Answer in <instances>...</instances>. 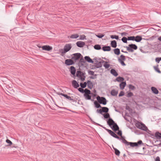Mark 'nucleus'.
Instances as JSON below:
<instances>
[{
    "mask_svg": "<svg viewBox=\"0 0 161 161\" xmlns=\"http://www.w3.org/2000/svg\"><path fill=\"white\" fill-rule=\"evenodd\" d=\"M136 126L137 128L142 130L147 131L148 130L147 127L142 123L138 122L136 123Z\"/></svg>",
    "mask_w": 161,
    "mask_h": 161,
    "instance_id": "obj_1",
    "label": "nucleus"
},
{
    "mask_svg": "<svg viewBox=\"0 0 161 161\" xmlns=\"http://www.w3.org/2000/svg\"><path fill=\"white\" fill-rule=\"evenodd\" d=\"M129 52H133L134 50L133 49L136 50L137 48V46L134 44H130L128 45V46L125 47Z\"/></svg>",
    "mask_w": 161,
    "mask_h": 161,
    "instance_id": "obj_2",
    "label": "nucleus"
},
{
    "mask_svg": "<svg viewBox=\"0 0 161 161\" xmlns=\"http://www.w3.org/2000/svg\"><path fill=\"white\" fill-rule=\"evenodd\" d=\"M91 94V91L90 90L87 89H85V93L84 94L85 98L86 100H91V97L90 94Z\"/></svg>",
    "mask_w": 161,
    "mask_h": 161,
    "instance_id": "obj_3",
    "label": "nucleus"
},
{
    "mask_svg": "<svg viewBox=\"0 0 161 161\" xmlns=\"http://www.w3.org/2000/svg\"><path fill=\"white\" fill-rule=\"evenodd\" d=\"M72 46L70 44H66L64 46L63 51L61 53V54H64L69 51L71 48Z\"/></svg>",
    "mask_w": 161,
    "mask_h": 161,
    "instance_id": "obj_4",
    "label": "nucleus"
},
{
    "mask_svg": "<svg viewBox=\"0 0 161 161\" xmlns=\"http://www.w3.org/2000/svg\"><path fill=\"white\" fill-rule=\"evenodd\" d=\"M97 99L100 104H102L103 105H106L107 103V101L106 99L103 97H100L98 96L97 97Z\"/></svg>",
    "mask_w": 161,
    "mask_h": 161,
    "instance_id": "obj_5",
    "label": "nucleus"
},
{
    "mask_svg": "<svg viewBox=\"0 0 161 161\" xmlns=\"http://www.w3.org/2000/svg\"><path fill=\"white\" fill-rule=\"evenodd\" d=\"M81 55L80 53H74L72 55L71 59L73 61L74 60L75 62L80 58Z\"/></svg>",
    "mask_w": 161,
    "mask_h": 161,
    "instance_id": "obj_6",
    "label": "nucleus"
},
{
    "mask_svg": "<svg viewBox=\"0 0 161 161\" xmlns=\"http://www.w3.org/2000/svg\"><path fill=\"white\" fill-rule=\"evenodd\" d=\"M142 143V141L141 140H139L137 142H128L127 146L130 145L131 147H133L137 146L139 145H140Z\"/></svg>",
    "mask_w": 161,
    "mask_h": 161,
    "instance_id": "obj_7",
    "label": "nucleus"
},
{
    "mask_svg": "<svg viewBox=\"0 0 161 161\" xmlns=\"http://www.w3.org/2000/svg\"><path fill=\"white\" fill-rule=\"evenodd\" d=\"M75 63L73 60L71 59H67L65 60V64L67 65L73 64Z\"/></svg>",
    "mask_w": 161,
    "mask_h": 161,
    "instance_id": "obj_8",
    "label": "nucleus"
},
{
    "mask_svg": "<svg viewBox=\"0 0 161 161\" xmlns=\"http://www.w3.org/2000/svg\"><path fill=\"white\" fill-rule=\"evenodd\" d=\"M42 50L47 51H50L52 49V47L51 46L48 45H45L42 46Z\"/></svg>",
    "mask_w": 161,
    "mask_h": 161,
    "instance_id": "obj_9",
    "label": "nucleus"
},
{
    "mask_svg": "<svg viewBox=\"0 0 161 161\" xmlns=\"http://www.w3.org/2000/svg\"><path fill=\"white\" fill-rule=\"evenodd\" d=\"M107 131L109 133V134L113 137L117 138L118 139H119V137L117 136L116 134H115L114 132L112 131L111 130H108Z\"/></svg>",
    "mask_w": 161,
    "mask_h": 161,
    "instance_id": "obj_10",
    "label": "nucleus"
},
{
    "mask_svg": "<svg viewBox=\"0 0 161 161\" xmlns=\"http://www.w3.org/2000/svg\"><path fill=\"white\" fill-rule=\"evenodd\" d=\"M57 93L59 95H61L65 97L67 99H69V100H72L73 101H74V100L73 99L71 98L70 97L67 96V95L66 94H64L62 93H60L59 92H57Z\"/></svg>",
    "mask_w": 161,
    "mask_h": 161,
    "instance_id": "obj_11",
    "label": "nucleus"
},
{
    "mask_svg": "<svg viewBox=\"0 0 161 161\" xmlns=\"http://www.w3.org/2000/svg\"><path fill=\"white\" fill-rule=\"evenodd\" d=\"M76 44L77 46L80 47H83L85 44V42L82 41L77 42Z\"/></svg>",
    "mask_w": 161,
    "mask_h": 161,
    "instance_id": "obj_12",
    "label": "nucleus"
},
{
    "mask_svg": "<svg viewBox=\"0 0 161 161\" xmlns=\"http://www.w3.org/2000/svg\"><path fill=\"white\" fill-rule=\"evenodd\" d=\"M86 83L87 84V86L89 88L91 89L93 87V83L90 80H88Z\"/></svg>",
    "mask_w": 161,
    "mask_h": 161,
    "instance_id": "obj_13",
    "label": "nucleus"
},
{
    "mask_svg": "<svg viewBox=\"0 0 161 161\" xmlns=\"http://www.w3.org/2000/svg\"><path fill=\"white\" fill-rule=\"evenodd\" d=\"M107 123L109 126L113 125L115 123L111 118H109L107 121Z\"/></svg>",
    "mask_w": 161,
    "mask_h": 161,
    "instance_id": "obj_14",
    "label": "nucleus"
},
{
    "mask_svg": "<svg viewBox=\"0 0 161 161\" xmlns=\"http://www.w3.org/2000/svg\"><path fill=\"white\" fill-rule=\"evenodd\" d=\"M72 84L73 87L75 88H77L79 86L78 83L75 80H74L72 81Z\"/></svg>",
    "mask_w": 161,
    "mask_h": 161,
    "instance_id": "obj_15",
    "label": "nucleus"
},
{
    "mask_svg": "<svg viewBox=\"0 0 161 161\" xmlns=\"http://www.w3.org/2000/svg\"><path fill=\"white\" fill-rule=\"evenodd\" d=\"M70 71L72 75H74L75 74L76 72L75 68L74 66H71L70 67Z\"/></svg>",
    "mask_w": 161,
    "mask_h": 161,
    "instance_id": "obj_16",
    "label": "nucleus"
},
{
    "mask_svg": "<svg viewBox=\"0 0 161 161\" xmlns=\"http://www.w3.org/2000/svg\"><path fill=\"white\" fill-rule=\"evenodd\" d=\"M119 139L121 140L122 142L125 144V145H127L129 142H128L126 140H125L124 137L121 136V138H119Z\"/></svg>",
    "mask_w": 161,
    "mask_h": 161,
    "instance_id": "obj_17",
    "label": "nucleus"
},
{
    "mask_svg": "<svg viewBox=\"0 0 161 161\" xmlns=\"http://www.w3.org/2000/svg\"><path fill=\"white\" fill-rule=\"evenodd\" d=\"M103 50L104 51H109L111 50V48L109 46H104L102 47Z\"/></svg>",
    "mask_w": 161,
    "mask_h": 161,
    "instance_id": "obj_18",
    "label": "nucleus"
},
{
    "mask_svg": "<svg viewBox=\"0 0 161 161\" xmlns=\"http://www.w3.org/2000/svg\"><path fill=\"white\" fill-rule=\"evenodd\" d=\"M110 73L115 76H117L118 75V74L116 71L114 69H112L110 71Z\"/></svg>",
    "mask_w": 161,
    "mask_h": 161,
    "instance_id": "obj_19",
    "label": "nucleus"
},
{
    "mask_svg": "<svg viewBox=\"0 0 161 161\" xmlns=\"http://www.w3.org/2000/svg\"><path fill=\"white\" fill-rule=\"evenodd\" d=\"M142 39V37L140 36H137L135 37V41L137 42H140Z\"/></svg>",
    "mask_w": 161,
    "mask_h": 161,
    "instance_id": "obj_20",
    "label": "nucleus"
},
{
    "mask_svg": "<svg viewBox=\"0 0 161 161\" xmlns=\"http://www.w3.org/2000/svg\"><path fill=\"white\" fill-rule=\"evenodd\" d=\"M84 58L88 62L92 63H93V61L89 56H85Z\"/></svg>",
    "mask_w": 161,
    "mask_h": 161,
    "instance_id": "obj_21",
    "label": "nucleus"
},
{
    "mask_svg": "<svg viewBox=\"0 0 161 161\" xmlns=\"http://www.w3.org/2000/svg\"><path fill=\"white\" fill-rule=\"evenodd\" d=\"M126 83L125 82H122L120 84V88L121 89H123L124 88Z\"/></svg>",
    "mask_w": 161,
    "mask_h": 161,
    "instance_id": "obj_22",
    "label": "nucleus"
},
{
    "mask_svg": "<svg viewBox=\"0 0 161 161\" xmlns=\"http://www.w3.org/2000/svg\"><path fill=\"white\" fill-rule=\"evenodd\" d=\"M151 90L155 94H158V90L154 87H151Z\"/></svg>",
    "mask_w": 161,
    "mask_h": 161,
    "instance_id": "obj_23",
    "label": "nucleus"
},
{
    "mask_svg": "<svg viewBox=\"0 0 161 161\" xmlns=\"http://www.w3.org/2000/svg\"><path fill=\"white\" fill-rule=\"evenodd\" d=\"M112 129L115 131L119 130V127L116 123L113 125Z\"/></svg>",
    "mask_w": 161,
    "mask_h": 161,
    "instance_id": "obj_24",
    "label": "nucleus"
},
{
    "mask_svg": "<svg viewBox=\"0 0 161 161\" xmlns=\"http://www.w3.org/2000/svg\"><path fill=\"white\" fill-rule=\"evenodd\" d=\"M155 137L157 139H161V133L159 132H156L155 134Z\"/></svg>",
    "mask_w": 161,
    "mask_h": 161,
    "instance_id": "obj_25",
    "label": "nucleus"
},
{
    "mask_svg": "<svg viewBox=\"0 0 161 161\" xmlns=\"http://www.w3.org/2000/svg\"><path fill=\"white\" fill-rule=\"evenodd\" d=\"M84 73L80 71H78L76 73V76L80 78L84 75Z\"/></svg>",
    "mask_w": 161,
    "mask_h": 161,
    "instance_id": "obj_26",
    "label": "nucleus"
},
{
    "mask_svg": "<svg viewBox=\"0 0 161 161\" xmlns=\"http://www.w3.org/2000/svg\"><path fill=\"white\" fill-rule=\"evenodd\" d=\"M111 44V46L114 48H115L117 47V43L115 40L112 41Z\"/></svg>",
    "mask_w": 161,
    "mask_h": 161,
    "instance_id": "obj_27",
    "label": "nucleus"
},
{
    "mask_svg": "<svg viewBox=\"0 0 161 161\" xmlns=\"http://www.w3.org/2000/svg\"><path fill=\"white\" fill-rule=\"evenodd\" d=\"M114 53L117 55H119L120 53V50L118 48L114 49Z\"/></svg>",
    "mask_w": 161,
    "mask_h": 161,
    "instance_id": "obj_28",
    "label": "nucleus"
},
{
    "mask_svg": "<svg viewBox=\"0 0 161 161\" xmlns=\"http://www.w3.org/2000/svg\"><path fill=\"white\" fill-rule=\"evenodd\" d=\"M118 92L114 89L112 90L111 92V94L112 95L115 96L117 94Z\"/></svg>",
    "mask_w": 161,
    "mask_h": 161,
    "instance_id": "obj_29",
    "label": "nucleus"
},
{
    "mask_svg": "<svg viewBox=\"0 0 161 161\" xmlns=\"http://www.w3.org/2000/svg\"><path fill=\"white\" fill-rule=\"evenodd\" d=\"M102 108V112L105 113H107L108 111V108L106 107H103L101 108Z\"/></svg>",
    "mask_w": 161,
    "mask_h": 161,
    "instance_id": "obj_30",
    "label": "nucleus"
},
{
    "mask_svg": "<svg viewBox=\"0 0 161 161\" xmlns=\"http://www.w3.org/2000/svg\"><path fill=\"white\" fill-rule=\"evenodd\" d=\"M103 66L106 69H108L110 66V65L108 64V62H104Z\"/></svg>",
    "mask_w": 161,
    "mask_h": 161,
    "instance_id": "obj_31",
    "label": "nucleus"
},
{
    "mask_svg": "<svg viewBox=\"0 0 161 161\" xmlns=\"http://www.w3.org/2000/svg\"><path fill=\"white\" fill-rule=\"evenodd\" d=\"M94 48L97 50H99L101 49V45L98 44L95 45L94 47Z\"/></svg>",
    "mask_w": 161,
    "mask_h": 161,
    "instance_id": "obj_32",
    "label": "nucleus"
},
{
    "mask_svg": "<svg viewBox=\"0 0 161 161\" xmlns=\"http://www.w3.org/2000/svg\"><path fill=\"white\" fill-rule=\"evenodd\" d=\"M116 80L117 81L121 82L124 80V78L121 77H119L116 78Z\"/></svg>",
    "mask_w": 161,
    "mask_h": 161,
    "instance_id": "obj_33",
    "label": "nucleus"
},
{
    "mask_svg": "<svg viewBox=\"0 0 161 161\" xmlns=\"http://www.w3.org/2000/svg\"><path fill=\"white\" fill-rule=\"evenodd\" d=\"M79 36L77 34H74L70 36V38L73 39H76Z\"/></svg>",
    "mask_w": 161,
    "mask_h": 161,
    "instance_id": "obj_34",
    "label": "nucleus"
},
{
    "mask_svg": "<svg viewBox=\"0 0 161 161\" xmlns=\"http://www.w3.org/2000/svg\"><path fill=\"white\" fill-rule=\"evenodd\" d=\"M120 59L122 61L125 60V56H124L123 55H121L120 58H118V60L119 61Z\"/></svg>",
    "mask_w": 161,
    "mask_h": 161,
    "instance_id": "obj_35",
    "label": "nucleus"
},
{
    "mask_svg": "<svg viewBox=\"0 0 161 161\" xmlns=\"http://www.w3.org/2000/svg\"><path fill=\"white\" fill-rule=\"evenodd\" d=\"M94 104L95 106V107L97 108H101L102 107L100 105L97 101H95L94 102Z\"/></svg>",
    "mask_w": 161,
    "mask_h": 161,
    "instance_id": "obj_36",
    "label": "nucleus"
},
{
    "mask_svg": "<svg viewBox=\"0 0 161 161\" xmlns=\"http://www.w3.org/2000/svg\"><path fill=\"white\" fill-rule=\"evenodd\" d=\"M81 87L82 88H85L87 85V83L86 82H84V83H81L80 84Z\"/></svg>",
    "mask_w": 161,
    "mask_h": 161,
    "instance_id": "obj_37",
    "label": "nucleus"
},
{
    "mask_svg": "<svg viewBox=\"0 0 161 161\" xmlns=\"http://www.w3.org/2000/svg\"><path fill=\"white\" fill-rule=\"evenodd\" d=\"M114 149L115 151V154L119 156V154L120 153L119 151V150H118L116 148H114Z\"/></svg>",
    "mask_w": 161,
    "mask_h": 161,
    "instance_id": "obj_38",
    "label": "nucleus"
},
{
    "mask_svg": "<svg viewBox=\"0 0 161 161\" xmlns=\"http://www.w3.org/2000/svg\"><path fill=\"white\" fill-rule=\"evenodd\" d=\"M127 39L128 40L135 41V37L134 36H128Z\"/></svg>",
    "mask_w": 161,
    "mask_h": 161,
    "instance_id": "obj_39",
    "label": "nucleus"
},
{
    "mask_svg": "<svg viewBox=\"0 0 161 161\" xmlns=\"http://www.w3.org/2000/svg\"><path fill=\"white\" fill-rule=\"evenodd\" d=\"M128 40L127 38L126 37H124L122 38V42L124 43H127V40Z\"/></svg>",
    "mask_w": 161,
    "mask_h": 161,
    "instance_id": "obj_40",
    "label": "nucleus"
},
{
    "mask_svg": "<svg viewBox=\"0 0 161 161\" xmlns=\"http://www.w3.org/2000/svg\"><path fill=\"white\" fill-rule=\"evenodd\" d=\"M110 37L112 39H118L119 36L116 35H111L110 36Z\"/></svg>",
    "mask_w": 161,
    "mask_h": 161,
    "instance_id": "obj_41",
    "label": "nucleus"
},
{
    "mask_svg": "<svg viewBox=\"0 0 161 161\" xmlns=\"http://www.w3.org/2000/svg\"><path fill=\"white\" fill-rule=\"evenodd\" d=\"M103 116H104V118H105L107 119V118H109L110 115H109V114L108 113H106L105 114H103Z\"/></svg>",
    "mask_w": 161,
    "mask_h": 161,
    "instance_id": "obj_42",
    "label": "nucleus"
},
{
    "mask_svg": "<svg viewBox=\"0 0 161 161\" xmlns=\"http://www.w3.org/2000/svg\"><path fill=\"white\" fill-rule=\"evenodd\" d=\"M78 91L80 92H81L82 93H83L84 92L85 93V89L84 90L81 87V88H79L78 89Z\"/></svg>",
    "mask_w": 161,
    "mask_h": 161,
    "instance_id": "obj_43",
    "label": "nucleus"
},
{
    "mask_svg": "<svg viewBox=\"0 0 161 161\" xmlns=\"http://www.w3.org/2000/svg\"><path fill=\"white\" fill-rule=\"evenodd\" d=\"M96 36L99 38H102L104 36V35L102 34H99V35H96Z\"/></svg>",
    "mask_w": 161,
    "mask_h": 161,
    "instance_id": "obj_44",
    "label": "nucleus"
},
{
    "mask_svg": "<svg viewBox=\"0 0 161 161\" xmlns=\"http://www.w3.org/2000/svg\"><path fill=\"white\" fill-rule=\"evenodd\" d=\"M118 61L122 65L124 66L126 65V64L124 62V61H122L120 59L119 61Z\"/></svg>",
    "mask_w": 161,
    "mask_h": 161,
    "instance_id": "obj_45",
    "label": "nucleus"
},
{
    "mask_svg": "<svg viewBox=\"0 0 161 161\" xmlns=\"http://www.w3.org/2000/svg\"><path fill=\"white\" fill-rule=\"evenodd\" d=\"M161 60V57L160 58H155L156 61L158 63H159L160 61Z\"/></svg>",
    "mask_w": 161,
    "mask_h": 161,
    "instance_id": "obj_46",
    "label": "nucleus"
},
{
    "mask_svg": "<svg viewBox=\"0 0 161 161\" xmlns=\"http://www.w3.org/2000/svg\"><path fill=\"white\" fill-rule=\"evenodd\" d=\"M6 142L8 143L9 144L8 145L9 146H10L12 144V142L10 140H9L8 139H7L6 140Z\"/></svg>",
    "mask_w": 161,
    "mask_h": 161,
    "instance_id": "obj_47",
    "label": "nucleus"
},
{
    "mask_svg": "<svg viewBox=\"0 0 161 161\" xmlns=\"http://www.w3.org/2000/svg\"><path fill=\"white\" fill-rule=\"evenodd\" d=\"M129 88L132 90H134L135 89V87L131 85H130L129 86Z\"/></svg>",
    "mask_w": 161,
    "mask_h": 161,
    "instance_id": "obj_48",
    "label": "nucleus"
},
{
    "mask_svg": "<svg viewBox=\"0 0 161 161\" xmlns=\"http://www.w3.org/2000/svg\"><path fill=\"white\" fill-rule=\"evenodd\" d=\"M132 96H133V93L131 92H130L128 93L127 96L128 97H130Z\"/></svg>",
    "mask_w": 161,
    "mask_h": 161,
    "instance_id": "obj_49",
    "label": "nucleus"
},
{
    "mask_svg": "<svg viewBox=\"0 0 161 161\" xmlns=\"http://www.w3.org/2000/svg\"><path fill=\"white\" fill-rule=\"evenodd\" d=\"M154 67L155 69L156 70V71L158 73H160V71L159 70V68H158V67L154 66Z\"/></svg>",
    "mask_w": 161,
    "mask_h": 161,
    "instance_id": "obj_50",
    "label": "nucleus"
},
{
    "mask_svg": "<svg viewBox=\"0 0 161 161\" xmlns=\"http://www.w3.org/2000/svg\"><path fill=\"white\" fill-rule=\"evenodd\" d=\"M117 134L120 136H122V132L121 130H118V131L117 133Z\"/></svg>",
    "mask_w": 161,
    "mask_h": 161,
    "instance_id": "obj_51",
    "label": "nucleus"
},
{
    "mask_svg": "<svg viewBox=\"0 0 161 161\" xmlns=\"http://www.w3.org/2000/svg\"><path fill=\"white\" fill-rule=\"evenodd\" d=\"M124 95V93L123 91H121L119 95V97H121Z\"/></svg>",
    "mask_w": 161,
    "mask_h": 161,
    "instance_id": "obj_52",
    "label": "nucleus"
},
{
    "mask_svg": "<svg viewBox=\"0 0 161 161\" xmlns=\"http://www.w3.org/2000/svg\"><path fill=\"white\" fill-rule=\"evenodd\" d=\"M88 73L92 75H94V72L93 71L89 70L88 72Z\"/></svg>",
    "mask_w": 161,
    "mask_h": 161,
    "instance_id": "obj_53",
    "label": "nucleus"
},
{
    "mask_svg": "<svg viewBox=\"0 0 161 161\" xmlns=\"http://www.w3.org/2000/svg\"><path fill=\"white\" fill-rule=\"evenodd\" d=\"M97 113H100L101 114H102V113L103 112H102V109H97Z\"/></svg>",
    "mask_w": 161,
    "mask_h": 161,
    "instance_id": "obj_54",
    "label": "nucleus"
},
{
    "mask_svg": "<svg viewBox=\"0 0 161 161\" xmlns=\"http://www.w3.org/2000/svg\"><path fill=\"white\" fill-rule=\"evenodd\" d=\"M82 81H84L85 80V76H84L83 77L82 76H81L79 78Z\"/></svg>",
    "mask_w": 161,
    "mask_h": 161,
    "instance_id": "obj_55",
    "label": "nucleus"
},
{
    "mask_svg": "<svg viewBox=\"0 0 161 161\" xmlns=\"http://www.w3.org/2000/svg\"><path fill=\"white\" fill-rule=\"evenodd\" d=\"M155 161H160V158L158 156L156 157V158L155 159Z\"/></svg>",
    "mask_w": 161,
    "mask_h": 161,
    "instance_id": "obj_56",
    "label": "nucleus"
},
{
    "mask_svg": "<svg viewBox=\"0 0 161 161\" xmlns=\"http://www.w3.org/2000/svg\"><path fill=\"white\" fill-rule=\"evenodd\" d=\"M99 125L100 126H101V127H103V128H104V129H105V130H106L107 131V130H109V129H107L105 127H103L102 125Z\"/></svg>",
    "mask_w": 161,
    "mask_h": 161,
    "instance_id": "obj_57",
    "label": "nucleus"
},
{
    "mask_svg": "<svg viewBox=\"0 0 161 161\" xmlns=\"http://www.w3.org/2000/svg\"><path fill=\"white\" fill-rule=\"evenodd\" d=\"M97 75H95V77H92V76H91V77L90 78L92 79H94L95 78H96V76Z\"/></svg>",
    "mask_w": 161,
    "mask_h": 161,
    "instance_id": "obj_58",
    "label": "nucleus"
},
{
    "mask_svg": "<svg viewBox=\"0 0 161 161\" xmlns=\"http://www.w3.org/2000/svg\"><path fill=\"white\" fill-rule=\"evenodd\" d=\"M80 62H84V60L83 58H81L80 60Z\"/></svg>",
    "mask_w": 161,
    "mask_h": 161,
    "instance_id": "obj_59",
    "label": "nucleus"
},
{
    "mask_svg": "<svg viewBox=\"0 0 161 161\" xmlns=\"http://www.w3.org/2000/svg\"><path fill=\"white\" fill-rule=\"evenodd\" d=\"M158 40H159V41L161 42V36H159L158 38Z\"/></svg>",
    "mask_w": 161,
    "mask_h": 161,
    "instance_id": "obj_60",
    "label": "nucleus"
},
{
    "mask_svg": "<svg viewBox=\"0 0 161 161\" xmlns=\"http://www.w3.org/2000/svg\"><path fill=\"white\" fill-rule=\"evenodd\" d=\"M121 52H124V53H128L127 52L124 51L123 50H121Z\"/></svg>",
    "mask_w": 161,
    "mask_h": 161,
    "instance_id": "obj_61",
    "label": "nucleus"
},
{
    "mask_svg": "<svg viewBox=\"0 0 161 161\" xmlns=\"http://www.w3.org/2000/svg\"><path fill=\"white\" fill-rule=\"evenodd\" d=\"M85 37V35H83V38H81V39H84V38Z\"/></svg>",
    "mask_w": 161,
    "mask_h": 161,
    "instance_id": "obj_62",
    "label": "nucleus"
},
{
    "mask_svg": "<svg viewBox=\"0 0 161 161\" xmlns=\"http://www.w3.org/2000/svg\"><path fill=\"white\" fill-rule=\"evenodd\" d=\"M38 47L39 48H42V47L40 46H38Z\"/></svg>",
    "mask_w": 161,
    "mask_h": 161,
    "instance_id": "obj_63",
    "label": "nucleus"
}]
</instances>
